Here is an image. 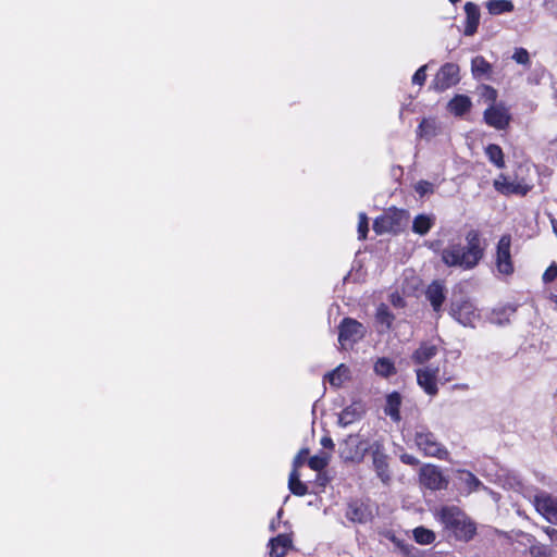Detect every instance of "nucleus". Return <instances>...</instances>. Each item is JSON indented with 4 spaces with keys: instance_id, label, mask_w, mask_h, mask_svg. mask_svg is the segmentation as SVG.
<instances>
[{
    "instance_id": "f257e3e1",
    "label": "nucleus",
    "mask_w": 557,
    "mask_h": 557,
    "mask_svg": "<svg viewBox=\"0 0 557 557\" xmlns=\"http://www.w3.org/2000/svg\"><path fill=\"white\" fill-rule=\"evenodd\" d=\"M466 247L453 244L443 249L442 261L447 267H459L463 270H470L483 258L484 249L480 245L479 231L470 230L466 234Z\"/></svg>"
},
{
    "instance_id": "f03ea898",
    "label": "nucleus",
    "mask_w": 557,
    "mask_h": 557,
    "mask_svg": "<svg viewBox=\"0 0 557 557\" xmlns=\"http://www.w3.org/2000/svg\"><path fill=\"white\" fill-rule=\"evenodd\" d=\"M435 518L459 541H470L476 532L474 522L457 506H443Z\"/></svg>"
},
{
    "instance_id": "7ed1b4c3",
    "label": "nucleus",
    "mask_w": 557,
    "mask_h": 557,
    "mask_svg": "<svg viewBox=\"0 0 557 557\" xmlns=\"http://www.w3.org/2000/svg\"><path fill=\"white\" fill-rule=\"evenodd\" d=\"M413 441L418 450L424 456L438 459L448 458V450L429 429L418 426L414 431Z\"/></svg>"
},
{
    "instance_id": "20e7f679",
    "label": "nucleus",
    "mask_w": 557,
    "mask_h": 557,
    "mask_svg": "<svg viewBox=\"0 0 557 557\" xmlns=\"http://www.w3.org/2000/svg\"><path fill=\"white\" fill-rule=\"evenodd\" d=\"M485 89L493 103L484 111L483 120L491 127L505 129L510 123L511 115L504 103H495L496 90L490 86H486Z\"/></svg>"
},
{
    "instance_id": "39448f33",
    "label": "nucleus",
    "mask_w": 557,
    "mask_h": 557,
    "mask_svg": "<svg viewBox=\"0 0 557 557\" xmlns=\"http://www.w3.org/2000/svg\"><path fill=\"white\" fill-rule=\"evenodd\" d=\"M368 449V444L359 435H349L339 444V457L346 462H360Z\"/></svg>"
},
{
    "instance_id": "423d86ee",
    "label": "nucleus",
    "mask_w": 557,
    "mask_h": 557,
    "mask_svg": "<svg viewBox=\"0 0 557 557\" xmlns=\"http://www.w3.org/2000/svg\"><path fill=\"white\" fill-rule=\"evenodd\" d=\"M366 327L355 319L345 318L338 325V342L343 348L363 338Z\"/></svg>"
},
{
    "instance_id": "0eeeda50",
    "label": "nucleus",
    "mask_w": 557,
    "mask_h": 557,
    "mask_svg": "<svg viewBox=\"0 0 557 557\" xmlns=\"http://www.w3.org/2000/svg\"><path fill=\"white\" fill-rule=\"evenodd\" d=\"M419 480L424 487L431 491L445 490L449 483L440 467L431 463H426L420 468Z\"/></svg>"
},
{
    "instance_id": "6e6552de",
    "label": "nucleus",
    "mask_w": 557,
    "mask_h": 557,
    "mask_svg": "<svg viewBox=\"0 0 557 557\" xmlns=\"http://www.w3.org/2000/svg\"><path fill=\"white\" fill-rule=\"evenodd\" d=\"M450 315L463 326H473L480 318L476 307L469 299L454 301L450 306Z\"/></svg>"
},
{
    "instance_id": "1a4fd4ad",
    "label": "nucleus",
    "mask_w": 557,
    "mask_h": 557,
    "mask_svg": "<svg viewBox=\"0 0 557 557\" xmlns=\"http://www.w3.org/2000/svg\"><path fill=\"white\" fill-rule=\"evenodd\" d=\"M510 247V235H503L496 246L495 264L497 271L505 275H509L513 272Z\"/></svg>"
},
{
    "instance_id": "9d476101",
    "label": "nucleus",
    "mask_w": 557,
    "mask_h": 557,
    "mask_svg": "<svg viewBox=\"0 0 557 557\" xmlns=\"http://www.w3.org/2000/svg\"><path fill=\"white\" fill-rule=\"evenodd\" d=\"M536 511L549 523L557 524V498L546 492L537 493L533 498Z\"/></svg>"
},
{
    "instance_id": "9b49d317",
    "label": "nucleus",
    "mask_w": 557,
    "mask_h": 557,
    "mask_svg": "<svg viewBox=\"0 0 557 557\" xmlns=\"http://www.w3.org/2000/svg\"><path fill=\"white\" fill-rule=\"evenodd\" d=\"M459 82V66L455 63H445L436 73L432 87L436 91H444Z\"/></svg>"
},
{
    "instance_id": "f8f14e48",
    "label": "nucleus",
    "mask_w": 557,
    "mask_h": 557,
    "mask_svg": "<svg viewBox=\"0 0 557 557\" xmlns=\"http://www.w3.org/2000/svg\"><path fill=\"white\" fill-rule=\"evenodd\" d=\"M440 369L438 367H425L418 369L417 373V382L419 386L430 396H434L438 392L437 387V375Z\"/></svg>"
},
{
    "instance_id": "ddd939ff",
    "label": "nucleus",
    "mask_w": 557,
    "mask_h": 557,
    "mask_svg": "<svg viewBox=\"0 0 557 557\" xmlns=\"http://www.w3.org/2000/svg\"><path fill=\"white\" fill-rule=\"evenodd\" d=\"M494 186L496 190L500 191L504 195L523 196L531 189V185L529 183H525L524 181H509L508 177L505 175H499V177L495 180Z\"/></svg>"
},
{
    "instance_id": "4468645a",
    "label": "nucleus",
    "mask_w": 557,
    "mask_h": 557,
    "mask_svg": "<svg viewBox=\"0 0 557 557\" xmlns=\"http://www.w3.org/2000/svg\"><path fill=\"white\" fill-rule=\"evenodd\" d=\"M346 518L352 522L367 523L372 520L373 513L367 504L355 500L349 503L346 510Z\"/></svg>"
},
{
    "instance_id": "2eb2a0df",
    "label": "nucleus",
    "mask_w": 557,
    "mask_h": 557,
    "mask_svg": "<svg viewBox=\"0 0 557 557\" xmlns=\"http://www.w3.org/2000/svg\"><path fill=\"white\" fill-rule=\"evenodd\" d=\"M425 297L435 312L442 311L443 302L446 299L445 285L440 281H433L425 290Z\"/></svg>"
},
{
    "instance_id": "dca6fc26",
    "label": "nucleus",
    "mask_w": 557,
    "mask_h": 557,
    "mask_svg": "<svg viewBox=\"0 0 557 557\" xmlns=\"http://www.w3.org/2000/svg\"><path fill=\"white\" fill-rule=\"evenodd\" d=\"M465 30L463 34L466 36H472L476 33L479 24H480V8L473 2H466L465 4Z\"/></svg>"
},
{
    "instance_id": "f3484780",
    "label": "nucleus",
    "mask_w": 557,
    "mask_h": 557,
    "mask_svg": "<svg viewBox=\"0 0 557 557\" xmlns=\"http://www.w3.org/2000/svg\"><path fill=\"white\" fill-rule=\"evenodd\" d=\"M363 413L364 406L362 405V403L354 401L338 414V424L345 428L354 423L355 421L359 420Z\"/></svg>"
},
{
    "instance_id": "a211bd4d",
    "label": "nucleus",
    "mask_w": 557,
    "mask_h": 557,
    "mask_svg": "<svg viewBox=\"0 0 557 557\" xmlns=\"http://www.w3.org/2000/svg\"><path fill=\"white\" fill-rule=\"evenodd\" d=\"M372 459L373 467L375 469L377 476L381 479L383 483H388L391 480V473L388 470L387 456L382 450L376 448L375 450H373Z\"/></svg>"
},
{
    "instance_id": "6ab92c4d",
    "label": "nucleus",
    "mask_w": 557,
    "mask_h": 557,
    "mask_svg": "<svg viewBox=\"0 0 557 557\" xmlns=\"http://www.w3.org/2000/svg\"><path fill=\"white\" fill-rule=\"evenodd\" d=\"M271 557H284L292 547V539L288 534H278L269 542Z\"/></svg>"
},
{
    "instance_id": "aec40b11",
    "label": "nucleus",
    "mask_w": 557,
    "mask_h": 557,
    "mask_svg": "<svg viewBox=\"0 0 557 557\" xmlns=\"http://www.w3.org/2000/svg\"><path fill=\"white\" fill-rule=\"evenodd\" d=\"M472 102L471 99L466 95H456L448 102V110L456 116H462L471 109Z\"/></svg>"
},
{
    "instance_id": "412c9836",
    "label": "nucleus",
    "mask_w": 557,
    "mask_h": 557,
    "mask_svg": "<svg viewBox=\"0 0 557 557\" xmlns=\"http://www.w3.org/2000/svg\"><path fill=\"white\" fill-rule=\"evenodd\" d=\"M350 377V371L347 366L344 363L339 364L333 371L329 372L324 379L330 382V384L334 387H341L344 382L348 381Z\"/></svg>"
},
{
    "instance_id": "4be33fe9",
    "label": "nucleus",
    "mask_w": 557,
    "mask_h": 557,
    "mask_svg": "<svg viewBox=\"0 0 557 557\" xmlns=\"http://www.w3.org/2000/svg\"><path fill=\"white\" fill-rule=\"evenodd\" d=\"M400 405L401 397L398 393L394 392L386 397L384 412L386 416L391 417V419L395 422H398L400 420Z\"/></svg>"
},
{
    "instance_id": "5701e85b",
    "label": "nucleus",
    "mask_w": 557,
    "mask_h": 557,
    "mask_svg": "<svg viewBox=\"0 0 557 557\" xmlns=\"http://www.w3.org/2000/svg\"><path fill=\"white\" fill-rule=\"evenodd\" d=\"M437 354V346L430 343H422L420 347L413 352L412 360L416 363L422 364L435 357Z\"/></svg>"
},
{
    "instance_id": "b1692460",
    "label": "nucleus",
    "mask_w": 557,
    "mask_h": 557,
    "mask_svg": "<svg viewBox=\"0 0 557 557\" xmlns=\"http://www.w3.org/2000/svg\"><path fill=\"white\" fill-rule=\"evenodd\" d=\"M471 71L475 78L487 77L492 71V65L481 55H478L471 61Z\"/></svg>"
},
{
    "instance_id": "393cba45",
    "label": "nucleus",
    "mask_w": 557,
    "mask_h": 557,
    "mask_svg": "<svg viewBox=\"0 0 557 557\" xmlns=\"http://www.w3.org/2000/svg\"><path fill=\"white\" fill-rule=\"evenodd\" d=\"M486 9L492 15L512 12L515 5L510 0H490L486 2Z\"/></svg>"
},
{
    "instance_id": "a878e982",
    "label": "nucleus",
    "mask_w": 557,
    "mask_h": 557,
    "mask_svg": "<svg viewBox=\"0 0 557 557\" xmlns=\"http://www.w3.org/2000/svg\"><path fill=\"white\" fill-rule=\"evenodd\" d=\"M438 133V125L435 119H423L418 127V135L424 139H431Z\"/></svg>"
},
{
    "instance_id": "bb28decb",
    "label": "nucleus",
    "mask_w": 557,
    "mask_h": 557,
    "mask_svg": "<svg viewBox=\"0 0 557 557\" xmlns=\"http://www.w3.org/2000/svg\"><path fill=\"white\" fill-rule=\"evenodd\" d=\"M288 488L296 496H305L308 493V487L300 481V475L296 469H293L289 473Z\"/></svg>"
},
{
    "instance_id": "cd10ccee",
    "label": "nucleus",
    "mask_w": 557,
    "mask_h": 557,
    "mask_svg": "<svg viewBox=\"0 0 557 557\" xmlns=\"http://www.w3.org/2000/svg\"><path fill=\"white\" fill-rule=\"evenodd\" d=\"M485 154L491 163H493L497 169L505 168L504 153L502 148L496 144H490L485 148Z\"/></svg>"
},
{
    "instance_id": "c85d7f7f",
    "label": "nucleus",
    "mask_w": 557,
    "mask_h": 557,
    "mask_svg": "<svg viewBox=\"0 0 557 557\" xmlns=\"http://www.w3.org/2000/svg\"><path fill=\"white\" fill-rule=\"evenodd\" d=\"M433 225V219L429 214H419L413 220L412 230L414 233L424 235Z\"/></svg>"
},
{
    "instance_id": "c756f323",
    "label": "nucleus",
    "mask_w": 557,
    "mask_h": 557,
    "mask_svg": "<svg viewBox=\"0 0 557 557\" xmlns=\"http://www.w3.org/2000/svg\"><path fill=\"white\" fill-rule=\"evenodd\" d=\"M460 481L467 486L468 493L478 491L482 482L470 471L458 470Z\"/></svg>"
},
{
    "instance_id": "7c9ffc66",
    "label": "nucleus",
    "mask_w": 557,
    "mask_h": 557,
    "mask_svg": "<svg viewBox=\"0 0 557 557\" xmlns=\"http://www.w3.org/2000/svg\"><path fill=\"white\" fill-rule=\"evenodd\" d=\"M413 537L416 542L421 545L432 544L436 539L435 533L432 530L423 527H418L413 530Z\"/></svg>"
},
{
    "instance_id": "2f4dec72",
    "label": "nucleus",
    "mask_w": 557,
    "mask_h": 557,
    "mask_svg": "<svg viewBox=\"0 0 557 557\" xmlns=\"http://www.w3.org/2000/svg\"><path fill=\"white\" fill-rule=\"evenodd\" d=\"M374 371L381 376L388 377L395 373V367L389 359L380 358L374 364Z\"/></svg>"
},
{
    "instance_id": "473e14b6",
    "label": "nucleus",
    "mask_w": 557,
    "mask_h": 557,
    "mask_svg": "<svg viewBox=\"0 0 557 557\" xmlns=\"http://www.w3.org/2000/svg\"><path fill=\"white\" fill-rule=\"evenodd\" d=\"M373 228L377 234L393 231L392 218L387 214L376 218L373 223Z\"/></svg>"
},
{
    "instance_id": "72a5a7b5",
    "label": "nucleus",
    "mask_w": 557,
    "mask_h": 557,
    "mask_svg": "<svg viewBox=\"0 0 557 557\" xmlns=\"http://www.w3.org/2000/svg\"><path fill=\"white\" fill-rule=\"evenodd\" d=\"M376 320L381 323V324H384L387 329L391 327L392 325V322L394 320V315L391 313V311L388 310V307L384 304H381L379 307H377V310H376Z\"/></svg>"
},
{
    "instance_id": "f704fd0d",
    "label": "nucleus",
    "mask_w": 557,
    "mask_h": 557,
    "mask_svg": "<svg viewBox=\"0 0 557 557\" xmlns=\"http://www.w3.org/2000/svg\"><path fill=\"white\" fill-rule=\"evenodd\" d=\"M414 191L419 196V198L429 197L434 193V184L429 181H419L414 184Z\"/></svg>"
},
{
    "instance_id": "c9c22d12",
    "label": "nucleus",
    "mask_w": 557,
    "mask_h": 557,
    "mask_svg": "<svg viewBox=\"0 0 557 557\" xmlns=\"http://www.w3.org/2000/svg\"><path fill=\"white\" fill-rule=\"evenodd\" d=\"M329 461L330 457L326 454H320L312 456L309 459L308 465L312 470L321 471L329 465Z\"/></svg>"
},
{
    "instance_id": "e433bc0d",
    "label": "nucleus",
    "mask_w": 557,
    "mask_h": 557,
    "mask_svg": "<svg viewBox=\"0 0 557 557\" xmlns=\"http://www.w3.org/2000/svg\"><path fill=\"white\" fill-rule=\"evenodd\" d=\"M530 554L533 557H550L552 550L548 546L541 544V543H534L530 546Z\"/></svg>"
},
{
    "instance_id": "4c0bfd02",
    "label": "nucleus",
    "mask_w": 557,
    "mask_h": 557,
    "mask_svg": "<svg viewBox=\"0 0 557 557\" xmlns=\"http://www.w3.org/2000/svg\"><path fill=\"white\" fill-rule=\"evenodd\" d=\"M512 60H515L518 64L521 65H530V54L524 48H516L512 54Z\"/></svg>"
},
{
    "instance_id": "58836bf2",
    "label": "nucleus",
    "mask_w": 557,
    "mask_h": 557,
    "mask_svg": "<svg viewBox=\"0 0 557 557\" xmlns=\"http://www.w3.org/2000/svg\"><path fill=\"white\" fill-rule=\"evenodd\" d=\"M369 231V222L366 213H360L358 222V237L364 239Z\"/></svg>"
},
{
    "instance_id": "ea45409f",
    "label": "nucleus",
    "mask_w": 557,
    "mask_h": 557,
    "mask_svg": "<svg viewBox=\"0 0 557 557\" xmlns=\"http://www.w3.org/2000/svg\"><path fill=\"white\" fill-rule=\"evenodd\" d=\"M428 65L420 66L412 76V84L422 86L426 79Z\"/></svg>"
},
{
    "instance_id": "a19ab883",
    "label": "nucleus",
    "mask_w": 557,
    "mask_h": 557,
    "mask_svg": "<svg viewBox=\"0 0 557 557\" xmlns=\"http://www.w3.org/2000/svg\"><path fill=\"white\" fill-rule=\"evenodd\" d=\"M385 536L392 542L394 543V545L399 548L401 552L404 553H408V545L405 544L401 540H399L393 532H386L385 533Z\"/></svg>"
},
{
    "instance_id": "79ce46f5",
    "label": "nucleus",
    "mask_w": 557,
    "mask_h": 557,
    "mask_svg": "<svg viewBox=\"0 0 557 557\" xmlns=\"http://www.w3.org/2000/svg\"><path fill=\"white\" fill-rule=\"evenodd\" d=\"M557 277V265L552 264L543 274V281L549 283Z\"/></svg>"
},
{
    "instance_id": "37998d69",
    "label": "nucleus",
    "mask_w": 557,
    "mask_h": 557,
    "mask_svg": "<svg viewBox=\"0 0 557 557\" xmlns=\"http://www.w3.org/2000/svg\"><path fill=\"white\" fill-rule=\"evenodd\" d=\"M401 462L409 466H418L420 463L419 459L410 454H403L400 456Z\"/></svg>"
},
{
    "instance_id": "c03bdc74",
    "label": "nucleus",
    "mask_w": 557,
    "mask_h": 557,
    "mask_svg": "<svg viewBox=\"0 0 557 557\" xmlns=\"http://www.w3.org/2000/svg\"><path fill=\"white\" fill-rule=\"evenodd\" d=\"M389 300L395 307L403 308L405 306V300L398 293L391 294Z\"/></svg>"
},
{
    "instance_id": "a18cd8bd",
    "label": "nucleus",
    "mask_w": 557,
    "mask_h": 557,
    "mask_svg": "<svg viewBox=\"0 0 557 557\" xmlns=\"http://www.w3.org/2000/svg\"><path fill=\"white\" fill-rule=\"evenodd\" d=\"M308 454V450L307 449H302L299 451V454L294 458V461H293V469H296L298 470V468L302 465L304 460H302V455H306Z\"/></svg>"
},
{
    "instance_id": "49530a36",
    "label": "nucleus",
    "mask_w": 557,
    "mask_h": 557,
    "mask_svg": "<svg viewBox=\"0 0 557 557\" xmlns=\"http://www.w3.org/2000/svg\"><path fill=\"white\" fill-rule=\"evenodd\" d=\"M282 513H283V510H282V509H280V510L277 511L276 518H275V519H273V520L270 522L269 528H270V530H271L272 532H274V531H276V530H277V525H278V523H280V521H281Z\"/></svg>"
},
{
    "instance_id": "de8ad7c7",
    "label": "nucleus",
    "mask_w": 557,
    "mask_h": 557,
    "mask_svg": "<svg viewBox=\"0 0 557 557\" xmlns=\"http://www.w3.org/2000/svg\"><path fill=\"white\" fill-rule=\"evenodd\" d=\"M321 445L324 448H330V449L334 448L333 440L331 437H329V436H324V437L321 438Z\"/></svg>"
},
{
    "instance_id": "09e8293b",
    "label": "nucleus",
    "mask_w": 557,
    "mask_h": 557,
    "mask_svg": "<svg viewBox=\"0 0 557 557\" xmlns=\"http://www.w3.org/2000/svg\"><path fill=\"white\" fill-rule=\"evenodd\" d=\"M542 530L549 537L550 541L554 539L555 534L557 533V530L554 528H550V527H543Z\"/></svg>"
},
{
    "instance_id": "8fccbe9b",
    "label": "nucleus",
    "mask_w": 557,
    "mask_h": 557,
    "mask_svg": "<svg viewBox=\"0 0 557 557\" xmlns=\"http://www.w3.org/2000/svg\"><path fill=\"white\" fill-rule=\"evenodd\" d=\"M542 530L549 537L550 541L554 539L555 534L557 533V530L554 528H550V527H543Z\"/></svg>"
},
{
    "instance_id": "3c124183",
    "label": "nucleus",
    "mask_w": 557,
    "mask_h": 557,
    "mask_svg": "<svg viewBox=\"0 0 557 557\" xmlns=\"http://www.w3.org/2000/svg\"><path fill=\"white\" fill-rule=\"evenodd\" d=\"M451 4L458 3L460 0H448Z\"/></svg>"
},
{
    "instance_id": "603ef678",
    "label": "nucleus",
    "mask_w": 557,
    "mask_h": 557,
    "mask_svg": "<svg viewBox=\"0 0 557 557\" xmlns=\"http://www.w3.org/2000/svg\"><path fill=\"white\" fill-rule=\"evenodd\" d=\"M554 302L557 305V295L554 296Z\"/></svg>"
}]
</instances>
